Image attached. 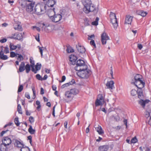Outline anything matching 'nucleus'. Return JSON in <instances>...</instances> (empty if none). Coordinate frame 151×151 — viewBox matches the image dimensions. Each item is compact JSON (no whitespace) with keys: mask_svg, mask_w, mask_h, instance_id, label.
<instances>
[{"mask_svg":"<svg viewBox=\"0 0 151 151\" xmlns=\"http://www.w3.org/2000/svg\"><path fill=\"white\" fill-rule=\"evenodd\" d=\"M84 7L83 10L86 13H88L95 10V6L91 3V0H85L83 2Z\"/></svg>","mask_w":151,"mask_h":151,"instance_id":"nucleus-1","label":"nucleus"},{"mask_svg":"<svg viewBox=\"0 0 151 151\" xmlns=\"http://www.w3.org/2000/svg\"><path fill=\"white\" fill-rule=\"evenodd\" d=\"M54 10V8L50 9L48 12V16L52 22L56 23L61 19L62 16L60 14H55Z\"/></svg>","mask_w":151,"mask_h":151,"instance_id":"nucleus-2","label":"nucleus"},{"mask_svg":"<svg viewBox=\"0 0 151 151\" xmlns=\"http://www.w3.org/2000/svg\"><path fill=\"white\" fill-rule=\"evenodd\" d=\"M76 70L77 71V75L82 78H88L91 73V71L88 68Z\"/></svg>","mask_w":151,"mask_h":151,"instance_id":"nucleus-3","label":"nucleus"},{"mask_svg":"<svg viewBox=\"0 0 151 151\" xmlns=\"http://www.w3.org/2000/svg\"><path fill=\"white\" fill-rule=\"evenodd\" d=\"M46 5L44 4H37L34 9L35 13L37 15L43 14L46 11Z\"/></svg>","mask_w":151,"mask_h":151,"instance_id":"nucleus-4","label":"nucleus"},{"mask_svg":"<svg viewBox=\"0 0 151 151\" xmlns=\"http://www.w3.org/2000/svg\"><path fill=\"white\" fill-rule=\"evenodd\" d=\"M76 66L75 68L76 70H79L88 68V66L85 64L84 61L81 59H79L76 62Z\"/></svg>","mask_w":151,"mask_h":151,"instance_id":"nucleus-5","label":"nucleus"},{"mask_svg":"<svg viewBox=\"0 0 151 151\" xmlns=\"http://www.w3.org/2000/svg\"><path fill=\"white\" fill-rule=\"evenodd\" d=\"M35 3H29L25 4L24 6H21V7L24 9L28 13H31L33 10Z\"/></svg>","mask_w":151,"mask_h":151,"instance_id":"nucleus-6","label":"nucleus"},{"mask_svg":"<svg viewBox=\"0 0 151 151\" xmlns=\"http://www.w3.org/2000/svg\"><path fill=\"white\" fill-rule=\"evenodd\" d=\"M132 83L135 85L138 89L142 88L145 85V83L142 80L132 82Z\"/></svg>","mask_w":151,"mask_h":151,"instance_id":"nucleus-7","label":"nucleus"},{"mask_svg":"<svg viewBox=\"0 0 151 151\" xmlns=\"http://www.w3.org/2000/svg\"><path fill=\"white\" fill-rule=\"evenodd\" d=\"M101 42L103 45H105L106 43V41L109 40V37L106 33L104 32L101 35Z\"/></svg>","mask_w":151,"mask_h":151,"instance_id":"nucleus-8","label":"nucleus"},{"mask_svg":"<svg viewBox=\"0 0 151 151\" xmlns=\"http://www.w3.org/2000/svg\"><path fill=\"white\" fill-rule=\"evenodd\" d=\"M18 3L20 6H24L25 4L30 3H35L33 0H18Z\"/></svg>","mask_w":151,"mask_h":151,"instance_id":"nucleus-9","label":"nucleus"},{"mask_svg":"<svg viewBox=\"0 0 151 151\" xmlns=\"http://www.w3.org/2000/svg\"><path fill=\"white\" fill-rule=\"evenodd\" d=\"M2 141V143L7 146H8L11 144L12 143L11 140L10 138L8 137H4Z\"/></svg>","mask_w":151,"mask_h":151,"instance_id":"nucleus-10","label":"nucleus"},{"mask_svg":"<svg viewBox=\"0 0 151 151\" xmlns=\"http://www.w3.org/2000/svg\"><path fill=\"white\" fill-rule=\"evenodd\" d=\"M133 17L129 15H127L126 16L125 23L131 24L132 21Z\"/></svg>","mask_w":151,"mask_h":151,"instance_id":"nucleus-11","label":"nucleus"},{"mask_svg":"<svg viewBox=\"0 0 151 151\" xmlns=\"http://www.w3.org/2000/svg\"><path fill=\"white\" fill-rule=\"evenodd\" d=\"M150 101L148 99H146L145 100L141 99L138 102L139 104L142 106L143 108H144L145 104L148 103Z\"/></svg>","mask_w":151,"mask_h":151,"instance_id":"nucleus-12","label":"nucleus"},{"mask_svg":"<svg viewBox=\"0 0 151 151\" xmlns=\"http://www.w3.org/2000/svg\"><path fill=\"white\" fill-rule=\"evenodd\" d=\"M76 48L78 51L81 53H84L86 51V49L83 46L78 45L76 46Z\"/></svg>","mask_w":151,"mask_h":151,"instance_id":"nucleus-13","label":"nucleus"},{"mask_svg":"<svg viewBox=\"0 0 151 151\" xmlns=\"http://www.w3.org/2000/svg\"><path fill=\"white\" fill-rule=\"evenodd\" d=\"M110 21L112 23L114 29H116L118 26L117 21L116 18L111 19L110 20Z\"/></svg>","mask_w":151,"mask_h":151,"instance_id":"nucleus-14","label":"nucleus"},{"mask_svg":"<svg viewBox=\"0 0 151 151\" xmlns=\"http://www.w3.org/2000/svg\"><path fill=\"white\" fill-rule=\"evenodd\" d=\"M41 67V64H39L38 63H37L35 65V68L36 70H35L33 67L32 68V71L34 72L35 73H37V71L40 70Z\"/></svg>","mask_w":151,"mask_h":151,"instance_id":"nucleus-15","label":"nucleus"},{"mask_svg":"<svg viewBox=\"0 0 151 151\" xmlns=\"http://www.w3.org/2000/svg\"><path fill=\"white\" fill-rule=\"evenodd\" d=\"M114 82L113 81H108L106 85L107 88L110 90L112 89L114 87Z\"/></svg>","mask_w":151,"mask_h":151,"instance_id":"nucleus-16","label":"nucleus"},{"mask_svg":"<svg viewBox=\"0 0 151 151\" xmlns=\"http://www.w3.org/2000/svg\"><path fill=\"white\" fill-rule=\"evenodd\" d=\"M77 59V57L74 55H71L69 56V60L73 64L75 63Z\"/></svg>","mask_w":151,"mask_h":151,"instance_id":"nucleus-17","label":"nucleus"},{"mask_svg":"<svg viewBox=\"0 0 151 151\" xmlns=\"http://www.w3.org/2000/svg\"><path fill=\"white\" fill-rule=\"evenodd\" d=\"M14 29L19 31H22V28L21 26L18 23H15L14 25Z\"/></svg>","mask_w":151,"mask_h":151,"instance_id":"nucleus-18","label":"nucleus"},{"mask_svg":"<svg viewBox=\"0 0 151 151\" xmlns=\"http://www.w3.org/2000/svg\"><path fill=\"white\" fill-rule=\"evenodd\" d=\"M14 145L18 147L21 148L24 147L23 144L17 140H15Z\"/></svg>","mask_w":151,"mask_h":151,"instance_id":"nucleus-19","label":"nucleus"},{"mask_svg":"<svg viewBox=\"0 0 151 151\" xmlns=\"http://www.w3.org/2000/svg\"><path fill=\"white\" fill-rule=\"evenodd\" d=\"M137 94L138 98L139 99H141L143 98L144 96L142 88L138 89Z\"/></svg>","mask_w":151,"mask_h":151,"instance_id":"nucleus-20","label":"nucleus"},{"mask_svg":"<svg viewBox=\"0 0 151 151\" xmlns=\"http://www.w3.org/2000/svg\"><path fill=\"white\" fill-rule=\"evenodd\" d=\"M109 148L108 145H104L100 146L99 148V151H107Z\"/></svg>","mask_w":151,"mask_h":151,"instance_id":"nucleus-21","label":"nucleus"},{"mask_svg":"<svg viewBox=\"0 0 151 151\" xmlns=\"http://www.w3.org/2000/svg\"><path fill=\"white\" fill-rule=\"evenodd\" d=\"M24 66V62H22L19 65V71H18V72L19 71L20 72H23L25 70Z\"/></svg>","mask_w":151,"mask_h":151,"instance_id":"nucleus-22","label":"nucleus"},{"mask_svg":"<svg viewBox=\"0 0 151 151\" xmlns=\"http://www.w3.org/2000/svg\"><path fill=\"white\" fill-rule=\"evenodd\" d=\"M23 38V37L22 35V33H16V37H11V38L12 39H14L16 40H22V39Z\"/></svg>","mask_w":151,"mask_h":151,"instance_id":"nucleus-23","label":"nucleus"},{"mask_svg":"<svg viewBox=\"0 0 151 151\" xmlns=\"http://www.w3.org/2000/svg\"><path fill=\"white\" fill-rule=\"evenodd\" d=\"M55 1L53 0H49L47 2V4L48 7H52L55 4Z\"/></svg>","mask_w":151,"mask_h":151,"instance_id":"nucleus-24","label":"nucleus"},{"mask_svg":"<svg viewBox=\"0 0 151 151\" xmlns=\"http://www.w3.org/2000/svg\"><path fill=\"white\" fill-rule=\"evenodd\" d=\"M8 58L7 56L4 55V52L2 50L0 51V59L6 60Z\"/></svg>","mask_w":151,"mask_h":151,"instance_id":"nucleus-25","label":"nucleus"},{"mask_svg":"<svg viewBox=\"0 0 151 151\" xmlns=\"http://www.w3.org/2000/svg\"><path fill=\"white\" fill-rule=\"evenodd\" d=\"M96 130L99 134H101L104 133L101 127V126H98L97 127L95 128Z\"/></svg>","mask_w":151,"mask_h":151,"instance_id":"nucleus-26","label":"nucleus"},{"mask_svg":"<svg viewBox=\"0 0 151 151\" xmlns=\"http://www.w3.org/2000/svg\"><path fill=\"white\" fill-rule=\"evenodd\" d=\"M7 145H4L3 144H1L0 145V149L1 151H7L8 148Z\"/></svg>","mask_w":151,"mask_h":151,"instance_id":"nucleus-27","label":"nucleus"},{"mask_svg":"<svg viewBox=\"0 0 151 151\" xmlns=\"http://www.w3.org/2000/svg\"><path fill=\"white\" fill-rule=\"evenodd\" d=\"M134 81L142 80V76L139 74H137L134 76Z\"/></svg>","mask_w":151,"mask_h":151,"instance_id":"nucleus-28","label":"nucleus"},{"mask_svg":"<svg viewBox=\"0 0 151 151\" xmlns=\"http://www.w3.org/2000/svg\"><path fill=\"white\" fill-rule=\"evenodd\" d=\"M29 128L28 129L29 132L32 134H35V129H33L32 128V126L31 125H29Z\"/></svg>","mask_w":151,"mask_h":151,"instance_id":"nucleus-29","label":"nucleus"},{"mask_svg":"<svg viewBox=\"0 0 151 151\" xmlns=\"http://www.w3.org/2000/svg\"><path fill=\"white\" fill-rule=\"evenodd\" d=\"M71 93L73 95H76L79 93V90L78 89L74 88L70 90Z\"/></svg>","mask_w":151,"mask_h":151,"instance_id":"nucleus-30","label":"nucleus"},{"mask_svg":"<svg viewBox=\"0 0 151 151\" xmlns=\"http://www.w3.org/2000/svg\"><path fill=\"white\" fill-rule=\"evenodd\" d=\"M72 93H71V91H66L65 93V97L69 99L71 98L72 95Z\"/></svg>","mask_w":151,"mask_h":151,"instance_id":"nucleus-31","label":"nucleus"},{"mask_svg":"<svg viewBox=\"0 0 151 151\" xmlns=\"http://www.w3.org/2000/svg\"><path fill=\"white\" fill-rule=\"evenodd\" d=\"M138 12L139 15H140L143 17L145 16L147 14V12L142 10L139 11Z\"/></svg>","mask_w":151,"mask_h":151,"instance_id":"nucleus-32","label":"nucleus"},{"mask_svg":"<svg viewBox=\"0 0 151 151\" xmlns=\"http://www.w3.org/2000/svg\"><path fill=\"white\" fill-rule=\"evenodd\" d=\"M96 99L101 101L102 102H104V98L102 94H100L98 96V97Z\"/></svg>","mask_w":151,"mask_h":151,"instance_id":"nucleus-33","label":"nucleus"},{"mask_svg":"<svg viewBox=\"0 0 151 151\" xmlns=\"http://www.w3.org/2000/svg\"><path fill=\"white\" fill-rule=\"evenodd\" d=\"M37 47L39 50V51L41 54V56L42 57L43 56V50L46 49V48L45 47H40V46H38Z\"/></svg>","mask_w":151,"mask_h":151,"instance_id":"nucleus-34","label":"nucleus"},{"mask_svg":"<svg viewBox=\"0 0 151 151\" xmlns=\"http://www.w3.org/2000/svg\"><path fill=\"white\" fill-rule=\"evenodd\" d=\"M66 51L68 53H72L74 51L73 49L69 45L67 46Z\"/></svg>","mask_w":151,"mask_h":151,"instance_id":"nucleus-35","label":"nucleus"},{"mask_svg":"<svg viewBox=\"0 0 151 151\" xmlns=\"http://www.w3.org/2000/svg\"><path fill=\"white\" fill-rule=\"evenodd\" d=\"M104 102L101 101L96 99L95 102V105L96 106H98L100 105H102L104 104Z\"/></svg>","mask_w":151,"mask_h":151,"instance_id":"nucleus-36","label":"nucleus"},{"mask_svg":"<svg viewBox=\"0 0 151 151\" xmlns=\"http://www.w3.org/2000/svg\"><path fill=\"white\" fill-rule=\"evenodd\" d=\"M26 73H28L30 70V66L29 64H27L25 67Z\"/></svg>","mask_w":151,"mask_h":151,"instance_id":"nucleus-37","label":"nucleus"},{"mask_svg":"<svg viewBox=\"0 0 151 151\" xmlns=\"http://www.w3.org/2000/svg\"><path fill=\"white\" fill-rule=\"evenodd\" d=\"M99 20V18L98 17H97L96 19L93 22L91 23L94 26L97 25L98 24V21Z\"/></svg>","mask_w":151,"mask_h":151,"instance_id":"nucleus-38","label":"nucleus"},{"mask_svg":"<svg viewBox=\"0 0 151 151\" xmlns=\"http://www.w3.org/2000/svg\"><path fill=\"white\" fill-rule=\"evenodd\" d=\"M9 47L10 50H13L16 49L17 47V46L14 45L13 44L11 43Z\"/></svg>","mask_w":151,"mask_h":151,"instance_id":"nucleus-39","label":"nucleus"},{"mask_svg":"<svg viewBox=\"0 0 151 151\" xmlns=\"http://www.w3.org/2000/svg\"><path fill=\"white\" fill-rule=\"evenodd\" d=\"M17 56H17V59L19 60V61H20L24 59L23 56L21 54L17 53Z\"/></svg>","mask_w":151,"mask_h":151,"instance_id":"nucleus-40","label":"nucleus"},{"mask_svg":"<svg viewBox=\"0 0 151 151\" xmlns=\"http://www.w3.org/2000/svg\"><path fill=\"white\" fill-rule=\"evenodd\" d=\"M84 24L85 26H87L90 25L89 23V21L88 19L85 18L84 19Z\"/></svg>","mask_w":151,"mask_h":151,"instance_id":"nucleus-41","label":"nucleus"},{"mask_svg":"<svg viewBox=\"0 0 151 151\" xmlns=\"http://www.w3.org/2000/svg\"><path fill=\"white\" fill-rule=\"evenodd\" d=\"M17 111L19 114H22V110L20 104H18L17 106Z\"/></svg>","mask_w":151,"mask_h":151,"instance_id":"nucleus-42","label":"nucleus"},{"mask_svg":"<svg viewBox=\"0 0 151 151\" xmlns=\"http://www.w3.org/2000/svg\"><path fill=\"white\" fill-rule=\"evenodd\" d=\"M137 142V139L136 137L133 138L130 142V144L135 143Z\"/></svg>","mask_w":151,"mask_h":151,"instance_id":"nucleus-43","label":"nucleus"},{"mask_svg":"<svg viewBox=\"0 0 151 151\" xmlns=\"http://www.w3.org/2000/svg\"><path fill=\"white\" fill-rule=\"evenodd\" d=\"M21 151H30L29 148L27 147H24L22 148L20 150Z\"/></svg>","mask_w":151,"mask_h":151,"instance_id":"nucleus-44","label":"nucleus"},{"mask_svg":"<svg viewBox=\"0 0 151 151\" xmlns=\"http://www.w3.org/2000/svg\"><path fill=\"white\" fill-rule=\"evenodd\" d=\"M109 16L110 17V20H111V19H113L116 18L115 14L114 13L112 12H110V14Z\"/></svg>","mask_w":151,"mask_h":151,"instance_id":"nucleus-45","label":"nucleus"},{"mask_svg":"<svg viewBox=\"0 0 151 151\" xmlns=\"http://www.w3.org/2000/svg\"><path fill=\"white\" fill-rule=\"evenodd\" d=\"M14 121L15 124L17 125V126H19L20 123L19 122L18 118V117H16L15 118Z\"/></svg>","mask_w":151,"mask_h":151,"instance_id":"nucleus-46","label":"nucleus"},{"mask_svg":"<svg viewBox=\"0 0 151 151\" xmlns=\"http://www.w3.org/2000/svg\"><path fill=\"white\" fill-rule=\"evenodd\" d=\"M137 93V91L135 90L132 89L131 91V94L132 96H134L136 95Z\"/></svg>","mask_w":151,"mask_h":151,"instance_id":"nucleus-47","label":"nucleus"},{"mask_svg":"<svg viewBox=\"0 0 151 151\" xmlns=\"http://www.w3.org/2000/svg\"><path fill=\"white\" fill-rule=\"evenodd\" d=\"M30 62L31 64V66L32 67L34 66L35 65V61L33 60V58L32 57L30 58H29Z\"/></svg>","mask_w":151,"mask_h":151,"instance_id":"nucleus-48","label":"nucleus"},{"mask_svg":"<svg viewBox=\"0 0 151 151\" xmlns=\"http://www.w3.org/2000/svg\"><path fill=\"white\" fill-rule=\"evenodd\" d=\"M15 56H17V53H15L14 52H10V57L11 58H14Z\"/></svg>","mask_w":151,"mask_h":151,"instance_id":"nucleus-49","label":"nucleus"},{"mask_svg":"<svg viewBox=\"0 0 151 151\" xmlns=\"http://www.w3.org/2000/svg\"><path fill=\"white\" fill-rule=\"evenodd\" d=\"M23 88V86L22 85L19 86L18 90V93H19L22 91Z\"/></svg>","mask_w":151,"mask_h":151,"instance_id":"nucleus-50","label":"nucleus"},{"mask_svg":"<svg viewBox=\"0 0 151 151\" xmlns=\"http://www.w3.org/2000/svg\"><path fill=\"white\" fill-rule=\"evenodd\" d=\"M4 53L5 54H7L9 52V49L8 47H6L4 48Z\"/></svg>","mask_w":151,"mask_h":151,"instance_id":"nucleus-51","label":"nucleus"},{"mask_svg":"<svg viewBox=\"0 0 151 151\" xmlns=\"http://www.w3.org/2000/svg\"><path fill=\"white\" fill-rule=\"evenodd\" d=\"M36 78L39 80L42 81V78L39 74H37L36 76Z\"/></svg>","mask_w":151,"mask_h":151,"instance_id":"nucleus-52","label":"nucleus"},{"mask_svg":"<svg viewBox=\"0 0 151 151\" xmlns=\"http://www.w3.org/2000/svg\"><path fill=\"white\" fill-rule=\"evenodd\" d=\"M145 116L146 118H148L150 116V112L146 111L145 112Z\"/></svg>","mask_w":151,"mask_h":151,"instance_id":"nucleus-53","label":"nucleus"},{"mask_svg":"<svg viewBox=\"0 0 151 151\" xmlns=\"http://www.w3.org/2000/svg\"><path fill=\"white\" fill-rule=\"evenodd\" d=\"M29 121L31 123H33L34 122V118L32 116H30L29 118Z\"/></svg>","mask_w":151,"mask_h":151,"instance_id":"nucleus-54","label":"nucleus"},{"mask_svg":"<svg viewBox=\"0 0 151 151\" xmlns=\"http://www.w3.org/2000/svg\"><path fill=\"white\" fill-rule=\"evenodd\" d=\"M69 85H70V83H66L65 84L61 86V88H65L66 87L68 86H69Z\"/></svg>","mask_w":151,"mask_h":151,"instance_id":"nucleus-55","label":"nucleus"},{"mask_svg":"<svg viewBox=\"0 0 151 151\" xmlns=\"http://www.w3.org/2000/svg\"><path fill=\"white\" fill-rule=\"evenodd\" d=\"M90 44L91 45L94 46L95 47H96V44L93 40H92L91 41Z\"/></svg>","mask_w":151,"mask_h":151,"instance_id":"nucleus-56","label":"nucleus"},{"mask_svg":"<svg viewBox=\"0 0 151 151\" xmlns=\"http://www.w3.org/2000/svg\"><path fill=\"white\" fill-rule=\"evenodd\" d=\"M95 35L94 34L91 35H88V40H91V38H94Z\"/></svg>","mask_w":151,"mask_h":151,"instance_id":"nucleus-57","label":"nucleus"},{"mask_svg":"<svg viewBox=\"0 0 151 151\" xmlns=\"http://www.w3.org/2000/svg\"><path fill=\"white\" fill-rule=\"evenodd\" d=\"M32 91L33 93V97H34V99L35 97V95H36V92L35 90V87H32Z\"/></svg>","mask_w":151,"mask_h":151,"instance_id":"nucleus-58","label":"nucleus"},{"mask_svg":"<svg viewBox=\"0 0 151 151\" xmlns=\"http://www.w3.org/2000/svg\"><path fill=\"white\" fill-rule=\"evenodd\" d=\"M25 96L28 99H30V97L29 94L28 93H26L25 94Z\"/></svg>","mask_w":151,"mask_h":151,"instance_id":"nucleus-59","label":"nucleus"},{"mask_svg":"<svg viewBox=\"0 0 151 151\" xmlns=\"http://www.w3.org/2000/svg\"><path fill=\"white\" fill-rule=\"evenodd\" d=\"M55 105L53 106V109H52V114L53 116L54 117L55 116Z\"/></svg>","mask_w":151,"mask_h":151,"instance_id":"nucleus-60","label":"nucleus"},{"mask_svg":"<svg viewBox=\"0 0 151 151\" xmlns=\"http://www.w3.org/2000/svg\"><path fill=\"white\" fill-rule=\"evenodd\" d=\"M7 41V39L5 38H4L1 40L0 41L1 42L3 43L6 42Z\"/></svg>","mask_w":151,"mask_h":151,"instance_id":"nucleus-61","label":"nucleus"},{"mask_svg":"<svg viewBox=\"0 0 151 151\" xmlns=\"http://www.w3.org/2000/svg\"><path fill=\"white\" fill-rule=\"evenodd\" d=\"M143 47L142 45L140 44H138V47L139 50H141Z\"/></svg>","mask_w":151,"mask_h":151,"instance_id":"nucleus-62","label":"nucleus"},{"mask_svg":"<svg viewBox=\"0 0 151 151\" xmlns=\"http://www.w3.org/2000/svg\"><path fill=\"white\" fill-rule=\"evenodd\" d=\"M75 83V80L74 79H72L71 81L69 82V83H70V85H72Z\"/></svg>","mask_w":151,"mask_h":151,"instance_id":"nucleus-63","label":"nucleus"},{"mask_svg":"<svg viewBox=\"0 0 151 151\" xmlns=\"http://www.w3.org/2000/svg\"><path fill=\"white\" fill-rule=\"evenodd\" d=\"M52 88L53 90L54 91H56L57 89L56 86L55 85H53L52 86Z\"/></svg>","mask_w":151,"mask_h":151,"instance_id":"nucleus-64","label":"nucleus"}]
</instances>
